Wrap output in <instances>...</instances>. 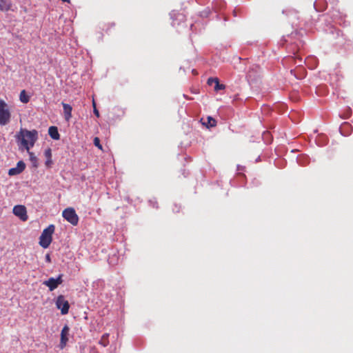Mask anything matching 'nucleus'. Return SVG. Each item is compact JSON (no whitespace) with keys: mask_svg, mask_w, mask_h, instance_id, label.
Wrapping results in <instances>:
<instances>
[{"mask_svg":"<svg viewBox=\"0 0 353 353\" xmlns=\"http://www.w3.org/2000/svg\"><path fill=\"white\" fill-rule=\"evenodd\" d=\"M12 3L10 0H0V10L7 12L11 9Z\"/></svg>","mask_w":353,"mask_h":353,"instance_id":"ddd939ff","label":"nucleus"},{"mask_svg":"<svg viewBox=\"0 0 353 353\" xmlns=\"http://www.w3.org/2000/svg\"><path fill=\"white\" fill-rule=\"evenodd\" d=\"M28 152V154L30 157V161L32 163V165L34 168H37L38 167V160H37V157L34 155V154L32 152H30V150Z\"/></svg>","mask_w":353,"mask_h":353,"instance_id":"f3484780","label":"nucleus"},{"mask_svg":"<svg viewBox=\"0 0 353 353\" xmlns=\"http://www.w3.org/2000/svg\"><path fill=\"white\" fill-rule=\"evenodd\" d=\"M63 217L73 225H77L79 222V216L72 208H68L62 212Z\"/></svg>","mask_w":353,"mask_h":353,"instance_id":"20e7f679","label":"nucleus"},{"mask_svg":"<svg viewBox=\"0 0 353 353\" xmlns=\"http://www.w3.org/2000/svg\"><path fill=\"white\" fill-rule=\"evenodd\" d=\"M19 99L23 103H27L30 101V97L26 94L25 90L21 91L19 94Z\"/></svg>","mask_w":353,"mask_h":353,"instance_id":"2eb2a0df","label":"nucleus"},{"mask_svg":"<svg viewBox=\"0 0 353 353\" xmlns=\"http://www.w3.org/2000/svg\"><path fill=\"white\" fill-rule=\"evenodd\" d=\"M290 60L293 61L295 64L299 63V65H301V63L302 62L301 58L298 57L290 58Z\"/></svg>","mask_w":353,"mask_h":353,"instance_id":"4be33fe9","label":"nucleus"},{"mask_svg":"<svg viewBox=\"0 0 353 353\" xmlns=\"http://www.w3.org/2000/svg\"><path fill=\"white\" fill-rule=\"evenodd\" d=\"M46 261L48 263H50L51 262V259H50V256L49 254H47L46 255Z\"/></svg>","mask_w":353,"mask_h":353,"instance_id":"b1692460","label":"nucleus"},{"mask_svg":"<svg viewBox=\"0 0 353 353\" xmlns=\"http://www.w3.org/2000/svg\"><path fill=\"white\" fill-rule=\"evenodd\" d=\"M108 338H109V334L108 333L104 334L101 336L99 343L100 345H101L102 346H103V347L108 346V344H109V339H108Z\"/></svg>","mask_w":353,"mask_h":353,"instance_id":"dca6fc26","label":"nucleus"},{"mask_svg":"<svg viewBox=\"0 0 353 353\" xmlns=\"http://www.w3.org/2000/svg\"><path fill=\"white\" fill-rule=\"evenodd\" d=\"M13 214L23 221L28 219L27 210L24 205H17L13 208Z\"/></svg>","mask_w":353,"mask_h":353,"instance_id":"0eeeda50","label":"nucleus"},{"mask_svg":"<svg viewBox=\"0 0 353 353\" xmlns=\"http://www.w3.org/2000/svg\"><path fill=\"white\" fill-rule=\"evenodd\" d=\"M294 77H296V79H299V77H297V75H296V74H294Z\"/></svg>","mask_w":353,"mask_h":353,"instance_id":"393cba45","label":"nucleus"},{"mask_svg":"<svg viewBox=\"0 0 353 353\" xmlns=\"http://www.w3.org/2000/svg\"><path fill=\"white\" fill-rule=\"evenodd\" d=\"M219 80L218 78H212V77H210L208 79V84L209 85H212V84L214 83V85H216V81Z\"/></svg>","mask_w":353,"mask_h":353,"instance_id":"aec40b11","label":"nucleus"},{"mask_svg":"<svg viewBox=\"0 0 353 353\" xmlns=\"http://www.w3.org/2000/svg\"><path fill=\"white\" fill-rule=\"evenodd\" d=\"M219 80L218 78H212V77H210L208 79V84L209 85H212V84L214 83V85H216V81Z\"/></svg>","mask_w":353,"mask_h":353,"instance_id":"412c9836","label":"nucleus"},{"mask_svg":"<svg viewBox=\"0 0 353 353\" xmlns=\"http://www.w3.org/2000/svg\"><path fill=\"white\" fill-rule=\"evenodd\" d=\"M26 168V164L23 161H19L15 168H12L8 170L10 176L17 175L21 173Z\"/></svg>","mask_w":353,"mask_h":353,"instance_id":"1a4fd4ad","label":"nucleus"},{"mask_svg":"<svg viewBox=\"0 0 353 353\" xmlns=\"http://www.w3.org/2000/svg\"><path fill=\"white\" fill-rule=\"evenodd\" d=\"M11 114L8 104L0 99V125H6L10 122Z\"/></svg>","mask_w":353,"mask_h":353,"instance_id":"7ed1b4c3","label":"nucleus"},{"mask_svg":"<svg viewBox=\"0 0 353 353\" xmlns=\"http://www.w3.org/2000/svg\"><path fill=\"white\" fill-rule=\"evenodd\" d=\"M70 328L65 325L61 332V339L59 347L61 350H63L65 346L68 341V335H69Z\"/></svg>","mask_w":353,"mask_h":353,"instance_id":"6e6552de","label":"nucleus"},{"mask_svg":"<svg viewBox=\"0 0 353 353\" xmlns=\"http://www.w3.org/2000/svg\"><path fill=\"white\" fill-rule=\"evenodd\" d=\"M294 77H296V79H299V77H297V75H296V74H294Z\"/></svg>","mask_w":353,"mask_h":353,"instance_id":"a878e982","label":"nucleus"},{"mask_svg":"<svg viewBox=\"0 0 353 353\" xmlns=\"http://www.w3.org/2000/svg\"><path fill=\"white\" fill-rule=\"evenodd\" d=\"M93 142H94V145L96 147H97L100 150H102V145L100 143V139L99 137H94Z\"/></svg>","mask_w":353,"mask_h":353,"instance_id":"6ab92c4d","label":"nucleus"},{"mask_svg":"<svg viewBox=\"0 0 353 353\" xmlns=\"http://www.w3.org/2000/svg\"><path fill=\"white\" fill-rule=\"evenodd\" d=\"M93 106H94V114L97 117H99L100 114H99V110L97 109L96 106H95V103L93 102Z\"/></svg>","mask_w":353,"mask_h":353,"instance_id":"5701e85b","label":"nucleus"},{"mask_svg":"<svg viewBox=\"0 0 353 353\" xmlns=\"http://www.w3.org/2000/svg\"><path fill=\"white\" fill-rule=\"evenodd\" d=\"M225 88V85L223 84H221L219 83V80L216 81V85H214V90L216 92H218L220 90H223Z\"/></svg>","mask_w":353,"mask_h":353,"instance_id":"a211bd4d","label":"nucleus"},{"mask_svg":"<svg viewBox=\"0 0 353 353\" xmlns=\"http://www.w3.org/2000/svg\"><path fill=\"white\" fill-rule=\"evenodd\" d=\"M203 125H205L208 128L214 127L216 125V121L211 117H208L207 123L202 122Z\"/></svg>","mask_w":353,"mask_h":353,"instance_id":"4468645a","label":"nucleus"},{"mask_svg":"<svg viewBox=\"0 0 353 353\" xmlns=\"http://www.w3.org/2000/svg\"><path fill=\"white\" fill-rule=\"evenodd\" d=\"M62 277V274H59L57 279L51 277L49 279L44 281L43 284L47 286L49 288L50 291H53L54 290L57 288L60 284L63 283Z\"/></svg>","mask_w":353,"mask_h":353,"instance_id":"423d86ee","label":"nucleus"},{"mask_svg":"<svg viewBox=\"0 0 353 353\" xmlns=\"http://www.w3.org/2000/svg\"><path fill=\"white\" fill-rule=\"evenodd\" d=\"M48 134L54 140H59L60 139V134L56 126H50L48 129Z\"/></svg>","mask_w":353,"mask_h":353,"instance_id":"9b49d317","label":"nucleus"},{"mask_svg":"<svg viewBox=\"0 0 353 353\" xmlns=\"http://www.w3.org/2000/svg\"><path fill=\"white\" fill-rule=\"evenodd\" d=\"M54 232V225H50L47 228L44 229L39 238V245L47 248L50 245L52 240V234Z\"/></svg>","mask_w":353,"mask_h":353,"instance_id":"f03ea898","label":"nucleus"},{"mask_svg":"<svg viewBox=\"0 0 353 353\" xmlns=\"http://www.w3.org/2000/svg\"><path fill=\"white\" fill-rule=\"evenodd\" d=\"M14 137L19 148L25 149L28 152L38 139V132L36 130H28L21 128Z\"/></svg>","mask_w":353,"mask_h":353,"instance_id":"f257e3e1","label":"nucleus"},{"mask_svg":"<svg viewBox=\"0 0 353 353\" xmlns=\"http://www.w3.org/2000/svg\"><path fill=\"white\" fill-rule=\"evenodd\" d=\"M65 119L68 121L72 117V108L70 105L62 103Z\"/></svg>","mask_w":353,"mask_h":353,"instance_id":"9d476101","label":"nucleus"},{"mask_svg":"<svg viewBox=\"0 0 353 353\" xmlns=\"http://www.w3.org/2000/svg\"><path fill=\"white\" fill-rule=\"evenodd\" d=\"M56 306L61 310L62 314H66L68 313L70 305L67 300L65 299L64 296L59 295L57 296L56 300Z\"/></svg>","mask_w":353,"mask_h":353,"instance_id":"39448f33","label":"nucleus"},{"mask_svg":"<svg viewBox=\"0 0 353 353\" xmlns=\"http://www.w3.org/2000/svg\"><path fill=\"white\" fill-rule=\"evenodd\" d=\"M294 77H296V79H299V77H297V75H296V74H294Z\"/></svg>","mask_w":353,"mask_h":353,"instance_id":"bb28decb","label":"nucleus"},{"mask_svg":"<svg viewBox=\"0 0 353 353\" xmlns=\"http://www.w3.org/2000/svg\"><path fill=\"white\" fill-rule=\"evenodd\" d=\"M44 155L46 158V161L45 162V165L48 168H50L52 165V150L50 148H48L44 152Z\"/></svg>","mask_w":353,"mask_h":353,"instance_id":"f8f14e48","label":"nucleus"}]
</instances>
